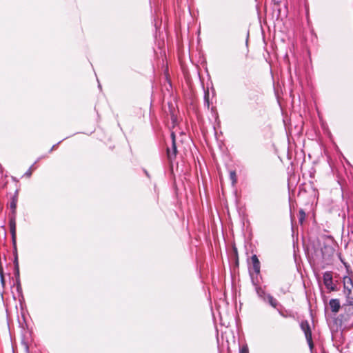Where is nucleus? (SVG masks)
I'll return each mask as SVG.
<instances>
[{"label":"nucleus","mask_w":353,"mask_h":353,"mask_svg":"<svg viewBox=\"0 0 353 353\" xmlns=\"http://www.w3.org/2000/svg\"><path fill=\"white\" fill-rule=\"evenodd\" d=\"M343 292L346 297V301H353V289H343Z\"/></svg>","instance_id":"nucleus-9"},{"label":"nucleus","mask_w":353,"mask_h":353,"mask_svg":"<svg viewBox=\"0 0 353 353\" xmlns=\"http://www.w3.org/2000/svg\"><path fill=\"white\" fill-rule=\"evenodd\" d=\"M16 206H17V201L15 200H12L11 202H10V208L14 211L15 209H16Z\"/></svg>","instance_id":"nucleus-16"},{"label":"nucleus","mask_w":353,"mask_h":353,"mask_svg":"<svg viewBox=\"0 0 353 353\" xmlns=\"http://www.w3.org/2000/svg\"><path fill=\"white\" fill-rule=\"evenodd\" d=\"M10 232L12 233V237L14 244H15V236H16V225L14 221L11 220L10 222Z\"/></svg>","instance_id":"nucleus-8"},{"label":"nucleus","mask_w":353,"mask_h":353,"mask_svg":"<svg viewBox=\"0 0 353 353\" xmlns=\"http://www.w3.org/2000/svg\"><path fill=\"white\" fill-rule=\"evenodd\" d=\"M269 304L272 306L273 307H276V306L279 305V303L276 299H274L272 295L268 294L266 297Z\"/></svg>","instance_id":"nucleus-10"},{"label":"nucleus","mask_w":353,"mask_h":353,"mask_svg":"<svg viewBox=\"0 0 353 353\" xmlns=\"http://www.w3.org/2000/svg\"><path fill=\"white\" fill-rule=\"evenodd\" d=\"M15 285H16L17 290L18 291L19 293H21V283H20V278L16 279Z\"/></svg>","instance_id":"nucleus-12"},{"label":"nucleus","mask_w":353,"mask_h":353,"mask_svg":"<svg viewBox=\"0 0 353 353\" xmlns=\"http://www.w3.org/2000/svg\"><path fill=\"white\" fill-rule=\"evenodd\" d=\"M240 353H249L247 346H243L240 350Z\"/></svg>","instance_id":"nucleus-17"},{"label":"nucleus","mask_w":353,"mask_h":353,"mask_svg":"<svg viewBox=\"0 0 353 353\" xmlns=\"http://www.w3.org/2000/svg\"><path fill=\"white\" fill-rule=\"evenodd\" d=\"M251 261H252V270L256 274H259L260 273V268H261V265H260V262H259V260L257 257V256L256 254H254L251 257Z\"/></svg>","instance_id":"nucleus-6"},{"label":"nucleus","mask_w":353,"mask_h":353,"mask_svg":"<svg viewBox=\"0 0 353 353\" xmlns=\"http://www.w3.org/2000/svg\"><path fill=\"white\" fill-rule=\"evenodd\" d=\"M342 314L341 319L344 321H347L353 315V301H346V303L342 305Z\"/></svg>","instance_id":"nucleus-2"},{"label":"nucleus","mask_w":353,"mask_h":353,"mask_svg":"<svg viewBox=\"0 0 353 353\" xmlns=\"http://www.w3.org/2000/svg\"><path fill=\"white\" fill-rule=\"evenodd\" d=\"M17 264H19L17 255H16L14 257V267H16Z\"/></svg>","instance_id":"nucleus-18"},{"label":"nucleus","mask_w":353,"mask_h":353,"mask_svg":"<svg viewBox=\"0 0 353 353\" xmlns=\"http://www.w3.org/2000/svg\"><path fill=\"white\" fill-rule=\"evenodd\" d=\"M32 168H33V165H32L27 171L24 174V176H27V177H30V176L32 175Z\"/></svg>","instance_id":"nucleus-15"},{"label":"nucleus","mask_w":353,"mask_h":353,"mask_svg":"<svg viewBox=\"0 0 353 353\" xmlns=\"http://www.w3.org/2000/svg\"><path fill=\"white\" fill-rule=\"evenodd\" d=\"M323 283L325 287L330 291L335 290V286L332 282V274L331 272H325L323 276Z\"/></svg>","instance_id":"nucleus-4"},{"label":"nucleus","mask_w":353,"mask_h":353,"mask_svg":"<svg viewBox=\"0 0 353 353\" xmlns=\"http://www.w3.org/2000/svg\"><path fill=\"white\" fill-rule=\"evenodd\" d=\"M344 289H353V283L351 278L345 276L343 279Z\"/></svg>","instance_id":"nucleus-7"},{"label":"nucleus","mask_w":353,"mask_h":353,"mask_svg":"<svg viewBox=\"0 0 353 353\" xmlns=\"http://www.w3.org/2000/svg\"><path fill=\"white\" fill-rule=\"evenodd\" d=\"M171 138H172V145L170 147L167 148V156H168V159L170 161L175 159L176 154H177V149H176V137H175V134L174 132L171 133Z\"/></svg>","instance_id":"nucleus-3"},{"label":"nucleus","mask_w":353,"mask_h":353,"mask_svg":"<svg viewBox=\"0 0 353 353\" xmlns=\"http://www.w3.org/2000/svg\"><path fill=\"white\" fill-rule=\"evenodd\" d=\"M306 217V214H305V212H304L303 210H299V223L301 224H302L303 223V221H305V219Z\"/></svg>","instance_id":"nucleus-11"},{"label":"nucleus","mask_w":353,"mask_h":353,"mask_svg":"<svg viewBox=\"0 0 353 353\" xmlns=\"http://www.w3.org/2000/svg\"><path fill=\"white\" fill-rule=\"evenodd\" d=\"M230 179L232 180V184L236 182V176L235 172H230Z\"/></svg>","instance_id":"nucleus-13"},{"label":"nucleus","mask_w":353,"mask_h":353,"mask_svg":"<svg viewBox=\"0 0 353 353\" xmlns=\"http://www.w3.org/2000/svg\"><path fill=\"white\" fill-rule=\"evenodd\" d=\"M14 275L17 278H19V264L16 265V267H14Z\"/></svg>","instance_id":"nucleus-14"},{"label":"nucleus","mask_w":353,"mask_h":353,"mask_svg":"<svg viewBox=\"0 0 353 353\" xmlns=\"http://www.w3.org/2000/svg\"><path fill=\"white\" fill-rule=\"evenodd\" d=\"M329 305L330 307L331 311L333 313H337L341 308L340 301L337 299H332L330 300Z\"/></svg>","instance_id":"nucleus-5"},{"label":"nucleus","mask_w":353,"mask_h":353,"mask_svg":"<svg viewBox=\"0 0 353 353\" xmlns=\"http://www.w3.org/2000/svg\"><path fill=\"white\" fill-rule=\"evenodd\" d=\"M300 326H301V330H303V332L305 334V339L307 340V344H308L310 350H312V348L314 347V343L312 341V332H311V329H310L309 323L307 321H301Z\"/></svg>","instance_id":"nucleus-1"}]
</instances>
